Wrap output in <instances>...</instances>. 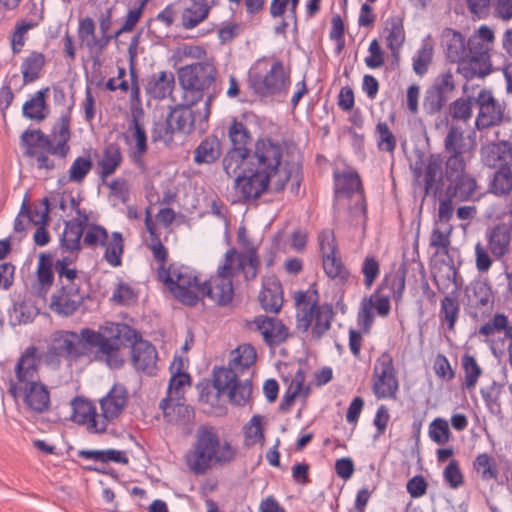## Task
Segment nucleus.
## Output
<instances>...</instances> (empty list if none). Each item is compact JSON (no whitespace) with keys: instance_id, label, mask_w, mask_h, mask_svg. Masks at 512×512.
Returning <instances> with one entry per match:
<instances>
[{"instance_id":"nucleus-1","label":"nucleus","mask_w":512,"mask_h":512,"mask_svg":"<svg viewBox=\"0 0 512 512\" xmlns=\"http://www.w3.org/2000/svg\"><path fill=\"white\" fill-rule=\"evenodd\" d=\"M133 335L126 324L106 322L98 330L83 328L80 334L74 331H57L53 334L51 344L46 353V361L50 364L60 363L61 358L76 361L89 358L110 369L123 367L119 352V337Z\"/></svg>"},{"instance_id":"nucleus-2","label":"nucleus","mask_w":512,"mask_h":512,"mask_svg":"<svg viewBox=\"0 0 512 512\" xmlns=\"http://www.w3.org/2000/svg\"><path fill=\"white\" fill-rule=\"evenodd\" d=\"M283 146L271 138H259L249 152L248 174L234 179V189L244 201L258 199L271 190L280 192L293 177L283 164Z\"/></svg>"},{"instance_id":"nucleus-3","label":"nucleus","mask_w":512,"mask_h":512,"mask_svg":"<svg viewBox=\"0 0 512 512\" xmlns=\"http://www.w3.org/2000/svg\"><path fill=\"white\" fill-rule=\"evenodd\" d=\"M41 358L37 347H27L15 365L16 381L10 380L8 388L14 400L21 397L24 408L33 415L46 414L52 407L50 390L40 381Z\"/></svg>"},{"instance_id":"nucleus-4","label":"nucleus","mask_w":512,"mask_h":512,"mask_svg":"<svg viewBox=\"0 0 512 512\" xmlns=\"http://www.w3.org/2000/svg\"><path fill=\"white\" fill-rule=\"evenodd\" d=\"M238 449L230 441L221 439L211 425H200L191 449L185 455L187 467L195 475H204L214 465L225 466L236 459Z\"/></svg>"},{"instance_id":"nucleus-5","label":"nucleus","mask_w":512,"mask_h":512,"mask_svg":"<svg viewBox=\"0 0 512 512\" xmlns=\"http://www.w3.org/2000/svg\"><path fill=\"white\" fill-rule=\"evenodd\" d=\"M256 357L255 348L250 344H243L234 351L228 367L214 370V387L219 394H227L235 405H245L251 396V366Z\"/></svg>"},{"instance_id":"nucleus-6","label":"nucleus","mask_w":512,"mask_h":512,"mask_svg":"<svg viewBox=\"0 0 512 512\" xmlns=\"http://www.w3.org/2000/svg\"><path fill=\"white\" fill-rule=\"evenodd\" d=\"M296 329L305 333L312 327V335L321 338L330 328L334 316L328 304L319 305V293L314 287L294 293Z\"/></svg>"},{"instance_id":"nucleus-7","label":"nucleus","mask_w":512,"mask_h":512,"mask_svg":"<svg viewBox=\"0 0 512 512\" xmlns=\"http://www.w3.org/2000/svg\"><path fill=\"white\" fill-rule=\"evenodd\" d=\"M178 80L185 91V99L190 97L192 104L210 100V105L220 93L221 88L216 84L218 71L209 62H195L178 70Z\"/></svg>"},{"instance_id":"nucleus-8","label":"nucleus","mask_w":512,"mask_h":512,"mask_svg":"<svg viewBox=\"0 0 512 512\" xmlns=\"http://www.w3.org/2000/svg\"><path fill=\"white\" fill-rule=\"evenodd\" d=\"M334 212L336 217H347L352 222L366 219V202L362 182L356 172L335 173Z\"/></svg>"},{"instance_id":"nucleus-9","label":"nucleus","mask_w":512,"mask_h":512,"mask_svg":"<svg viewBox=\"0 0 512 512\" xmlns=\"http://www.w3.org/2000/svg\"><path fill=\"white\" fill-rule=\"evenodd\" d=\"M250 88L261 97L273 96L285 92L290 84V75L280 60H258L248 74Z\"/></svg>"},{"instance_id":"nucleus-10","label":"nucleus","mask_w":512,"mask_h":512,"mask_svg":"<svg viewBox=\"0 0 512 512\" xmlns=\"http://www.w3.org/2000/svg\"><path fill=\"white\" fill-rule=\"evenodd\" d=\"M157 274L179 301L189 306L197 304L202 282L194 270L184 265H171L169 268L158 267Z\"/></svg>"},{"instance_id":"nucleus-11","label":"nucleus","mask_w":512,"mask_h":512,"mask_svg":"<svg viewBox=\"0 0 512 512\" xmlns=\"http://www.w3.org/2000/svg\"><path fill=\"white\" fill-rule=\"evenodd\" d=\"M235 249L225 253L224 263L217 269V274L203 281L198 288L199 297H208L219 306L228 305L234 296L232 278L235 276L233 257Z\"/></svg>"},{"instance_id":"nucleus-12","label":"nucleus","mask_w":512,"mask_h":512,"mask_svg":"<svg viewBox=\"0 0 512 512\" xmlns=\"http://www.w3.org/2000/svg\"><path fill=\"white\" fill-rule=\"evenodd\" d=\"M126 327L132 331L133 335H125L119 337V352L125 363V355L123 347L127 344L131 346V363L133 367L140 372L149 376L155 375L157 370L158 353L150 342L142 339L141 335L130 326Z\"/></svg>"},{"instance_id":"nucleus-13","label":"nucleus","mask_w":512,"mask_h":512,"mask_svg":"<svg viewBox=\"0 0 512 512\" xmlns=\"http://www.w3.org/2000/svg\"><path fill=\"white\" fill-rule=\"evenodd\" d=\"M318 242L325 274L337 284H346L351 274L341 259L334 232L330 229L321 231Z\"/></svg>"},{"instance_id":"nucleus-14","label":"nucleus","mask_w":512,"mask_h":512,"mask_svg":"<svg viewBox=\"0 0 512 512\" xmlns=\"http://www.w3.org/2000/svg\"><path fill=\"white\" fill-rule=\"evenodd\" d=\"M372 391L377 399L395 400L397 398L399 381L393 358L388 352L382 353L375 361Z\"/></svg>"},{"instance_id":"nucleus-15","label":"nucleus","mask_w":512,"mask_h":512,"mask_svg":"<svg viewBox=\"0 0 512 512\" xmlns=\"http://www.w3.org/2000/svg\"><path fill=\"white\" fill-rule=\"evenodd\" d=\"M475 102L479 107L475 121L479 131L499 126L505 121V104L499 102L490 90H481Z\"/></svg>"},{"instance_id":"nucleus-16","label":"nucleus","mask_w":512,"mask_h":512,"mask_svg":"<svg viewBox=\"0 0 512 512\" xmlns=\"http://www.w3.org/2000/svg\"><path fill=\"white\" fill-rule=\"evenodd\" d=\"M195 105L190 100L189 104L177 105L170 109L167 117L175 132L189 134L193 131L197 122L201 123L208 120L211 113L210 100L203 102L202 109H193Z\"/></svg>"},{"instance_id":"nucleus-17","label":"nucleus","mask_w":512,"mask_h":512,"mask_svg":"<svg viewBox=\"0 0 512 512\" xmlns=\"http://www.w3.org/2000/svg\"><path fill=\"white\" fill-rule=\"evenodd\" d=\"M443 158L440 154H431L424 163L416 162L411 166L416 180L422 178L424 197L436 196L443 186Z\"/></svg>"},{"instance_id":"nucleus-18","label":"nucleus","mask_w":512,"mask_h":512,"mask_svg":"<svg viewBox=\"0 0 512 512\" xmlns=\"http://www.w3.org/2000/svg\"><path fill=\"white\" fill-rule=\"evenodd\" d=\"M472 50L463 64L457 67V72L465 79L471 80L475 77H484L491 72L490 55L488 47L480 43L479 39H471Z\"/></svg>"},{"instance_id":"nucleus-19","label":"nucleus","mask_w":512,"mask_h":512,"mask_svg":"<svg viewBox=\"0 0 512 512\" xmlns=\"http://www.w3.org/2000/svg\"><path fill=\"white\" fill-rule=\"evenodd\" d=\"M84 295L80 292L79 284H64L51 298V310L60 316H71L82 305Z\"/></svg>"},{"instance_id":"nucleus-20","label":"nucleus","mask_w":512,"mask_h":512,"mask_svg":"<svg viewBox=\"0 0 512 512\" xmlns=\"http://www.w3.org/2000/svg\"><path fill=\"white\" fill-rule=\"evenodd\" d=\"M144 115L142 107H132L130 129L133 130V139L135 144L128 150L129 157L139 168H144V156L148 151L146 131L141 124V118Z\"/></svg>"},{"instance_id":"nucleus-21","label":"nucleus","mask_w":512,"mask_h":512,"mask_svg":"<svg viewBox=\"0 0 512 512\" xmlns=\"http://www.w3.org/2000/svg\"><path fill=\"white\" fill-rule=\"evenodd\" d=\"M471 39L465 41L464 36L452 29L445 28L441 34V44L444 48L445 55L447 59L452 63H457L458 66H461L467 56L471 54L472 45Z\"/></svg>"},{"instance_id":"nucleus-22","label":"nucleus","mask_w":512,"mask_h":512,"mask_svg":"<svg viewBox=\"0 0 512 512\" xmlns=\"http://www.w3.org/2000/svg\"><path fill=\"white\" fill-rule=\"evenodd\" d=\"M72 407V419L75 423L85 426L86 430L92 434L106 432L100 413L91 401L76 398L72 402Z\"/></svg>"},{"instance_id":"nucleus-23","label":"nucleus","mask_w":512,"mask_h":512,"mask_svg":"<svg viewBox=\"0 0 512 512\" xmlns=\"http://www.w3.org/2000/svg\"><path fill=\"white\" fill-rule=\"evenodd\" d=\"M128 401V392L121 384H115L110 391L100 399V416L105 430L108 424L118 418L123 412Z\"/></svg>"},{"instance_id":"nucleus-24","label":"nucleus","mask_w":512,"mask_h":512,"mask_svg":"<svg viewBox=\"0 0 512 512\" xmlns=\"http://www.w3.org/2000/svg\"><path fill=\"white\" fill-rule=\"evenodd\" d=\"M481 159L489 168H512V142L499 140L481 148Z\"/></svg>"},{"instance_id":"nucleus-25","label":"nucleus","mask_w":512,"mask_h":512,"mask_svg":"<svg viewBox=\"0 0 512 512\" xmlns=\"http://www.w3.org/2000/svg\"><path fill=\"white\" fill-rule=\"evenodd\" d=\"M253 324L261 333L264 342L270 347L282 344L289 336L288 328L279 319L260 315L255 317Z\"/></svg>"},{"instance_id":"nucleus-26","label":"nucleus","mask_w":512,"mask_h":512,"mask_svg":"<svg viewBox=\"0 0 512 512\" xmlns=\"http://www.w3.org/2000/svg\"><path fill=\"white\" fill-rule=\"evenodd\" d=\"M479 186L470 173L447 181L445 195L458 202L473 201L478 199Z\"/></svg>"},{"instance_id":"nucleus-27","label":"nucleus","mask_w":512,"mask_h":512,"mask_svg":"<svg viewBox=\"0 0 512 512\" xmlns=\"http://www.w3.org/2000/svg\"><path fill=\"white\" fill-rule=\"evenodd\" d=\"M217 4L218 0H188L181 13L182 27L190 30L199 26L207 20L212 8Z\"/></svg>"},{"instance_id":"nucleus-28","label":"nucleus","mask_w":512,"mask_h":512,"mask_svg":"<svg viewBox=\"0 0 512 512\" xmlns=\"http://www.w3.org/2000/svg\"><path fill=\"white\" fill-rule=\"evenodd\" d=\"M159 408L163 411L167 423L181 427L187 426L194 417L192 407L181 402V399L166 397L160 401Z\"/></svg>"},{"instance_id":"nucleus-29","label":"nucleus","mask_w":512,"mask_h":512,"mask_svg":"<svg viewBox=\"0 0 512 512\" xmlns=\"http://www.w3.org/2000/svg\"><path fill=\"white\" fill-rule=\"evenodd\" d=\"M87 214L82 219H72L65 222V228L61 237V247L70 253H78L81 250V239L84 236V227L88 222Z\"/></svg>"},{"instance_id":"nucleus-30","label":"nucleus","mask_w":512,"mask_h":512,"mask_svg":"<svg viewBox=\"0 0 512 512\" xmlns=\"http://www.w3.org/2000/svg\"><path fill=\"white\" fill-rule=\"evenodd\" d=\"M258 299L266 312L278 313L283 305V290L280 282L274 278L265 280Z\"/></svg>"},{"instance_id":"nucleus-31","label":"nucleus","mask_w":512,"mask_h":512,"mask_svg":"<svg viewBox=\"0 0 512 512\" xmlns=\"http://www.w3.org/2000/svg\"><path fill=\"white\" fill-rule=\"evenodd\" d=\"M511 229L512 228H510L509 225L506 226L505 224H498L487 231L486 239L488 247L496 259H501L509 252Z\"/></svg>"},{"instance_id":"nucleus-32","label":"nucleus","mask_w":512,"mask_h":512,"mask_svg":"<svg viewBox=\"0 0 512 512\" xmlns=\"http://www.w3.org/2000/svg\"><path fill=\"white\" fill-rule=\"evenodd\" d=\"M95 29L93 19L85 17L79 20L77 34L82 46L86 47L90 52L97 49L100 53L109 44V38L97 37Z\"/></svg>"},{"instance_id":"nucleus-33","label":"nucleus","mask_w":512,"mask_h":512,"mask_svg":"<svg viewBox=\"0 0 512 512\" xmlns=\"http://www.w3.org/2000/svg\"><path fill=\"white\" fill-rule=\"evenodd\" d=\"M49 92V87L43 88L32 95L22 107L23 116L27 119L41 122L45 120L50 109L46 103V94Z\"/></svg>"},{"instance_id":"nucleus-34","label":"nucleus","mask_w":512,"mask_h":512,"mask_svg":"<svg viewBox=\"0 0 512 512\" xmlns=\"http://www.w3.org/2000/svg\"><path fill=\"white\" fill-rule=\"evenodd\" d=\"M123 162L121 147L118 143H109L98 160L99 176L105 179L113 175Z\"/></svg>"},{"instance_id":"nucleus-35","label":"nucleus","mask_w":512,"mask_h":512,"mask_svg":"<svg viewBox=\"0 0 512 512\" xmlns=\"http://www.w3.org/2000/svg\"><path fill=\"white\" fill-rule=\"evenodd\" d=\"M222 153L221 141L215 135L203 139L194 151V162L198 165L216 162Z\"/></svg>"},{"instance_id":"nucleus-36","label":"nucleus","mask_w":512,"mask_h":512,"mask_svg":"<svg viewBox=\"0 0 512 512\" xmlns=\"http://www.w3.org/2000/svg\"><path fill=\"white\" fill-rule=\"evenodd\" d=\"M225 173L229 177L245 176L249 168V152L239 149H230L222 160Z\"/></svg>"},{"instance_id":"nucleus-37","label":"nucleus","mask_w":512,"mask_h":512,"mask_svg":"<svg viewBox=\"0 0 512 512\" xmlns=\"http://www.w3.org/2000/svg\"><path fill=\"white\" fill-rule=\"evenodd\" d=\"M469 308L488 310L492 307L493 294L491 287L484 282L471 284L466 290Z\"/></svg>"},{"instance_id":"nucleus-38","label":"nucleus","mask_w":512,"mask_h":512,"mask_svg":"<svg viewBox=\"0 0 512 512\" xmlns=\"http://www.w3.org/2000/svg\"><path fill=\"white\" fill-rule=\"evenodd\" d=\"M174 85V75L161 71L151 76L146 85V92L155 99H164L172 93Z\"/></svg>"},{"instance_id":"nucleus-39","label":"nucleus","mask_w":512,"mask_h":512,"mask_svg":"<svg viewBox=\"0 0 512 512\" xmlns=\"http://www.w3.org/2000/svg\"><path fill=\"white\" fill-rule=\"evenodd\" d=\"M259 264L260 261L256 250H250V253H237L235 250V256L233 257L235 275L241 271L245 279L251 281L258 274Z\"/></svg>"},{"instance_id":"nucleus-40","label":"nucleus","mask_w":512,"mask_h":512,"mask_svg":"<svg viewBox=\"0 0 512 512\" xmlns=\"http://www.w3.org/2000/svg\"><path fill=\"white\" fill-rule=\"evenodd\" d=\"M46 59L43 53L32 51L21 64L23 83L30 84L41 77Z\"/></svg>"},{"instance_id":"nucleus-41","label":"nucleus","mask_w":512,"mask_h":512,"mask_svg":"<svg viewBox=\"0 0 512 512\" xmlns=\"http://www.w3.org/2000/svg\"><path fill=\"white\" fill-rule=\"evenodd\" d=\"M102 248H105L103 258L110 266H121L124 253V238L120 232L115 231L108 235L107 241H105Z\"/></svg>"},{"instance_id":"nucleus-42","label":"nucleus","mask_w":512,"mask_h":512,"mask_svg":"<svg viewBox=\"0 0 512 512\" xmlns=\"http://www.w3.org/2000/svg\"><path fill=\"white\" fill-rule=\"evenodd\" d=\"M453 229V226H443L433 223L429 237V245L435 249V254L448 255Z\"/></svg>"},{"instance_id":"nucleus-43","label":"nucleus","mask_w":512,"mask_h":512,"mask_svg":"<svg viewBox=\"0 0 512 512\" xmlns=\"http://www.w3.org/2000/svg\"><path fill=\"white\" fill-rule=\"evenodd\" d=\"M228 137L232 143L231 149H239L243 152H250L247 146L252 141L249 129L243 122L234 119L228 128Z\"/></svg>"},{"instance_id":"nucleus-44","label":"nucleus","mask_w":512,"mask_h":512,"mask_svg":"<svg viewBox=\"0 0 512 512\" xmlns=\"http://www.w3.org/2000/svg\"><path fill=\"white\" fill-rule=\"evenodd\" d=\"M427 89L446 101H449L452 93L456 89L453 73L448 70L438 74Z\"/></svg>"},{"instance_id":"nucleus-45","label":"nucleus","mask_w":512,"mask_h":512,"mask_svg":"<svg viewBox=\"0 0 512 512\" xmlns=\"http://www.w3.org/2000/svg\"><path fill=\"white\" fill-rule=\"evenodd\" d=\"M509 330H512V325L509 324L508 317L503 313H496L488 322L479 327L478 334L491 337L499 333H504L505 337L508 339Z\"/></svg>"},{"instance_id":"nucleus-46","label":"nucleus","mask_w":512,"mask_h":512,"mask_svg":"<svg viewBox=\"0 0 512 512\" xmlns=\"http://www.w3.org/2000/svg\"><path fill=\"white\" fill-rule=\"evenodd\" d=\"M461 365L464 371V381L462 383V387L463 389L471 391L475 388L478 379L482 374V369L474 356L468 353L462 356Z\"/></svg>"},{"instance_id":"nucleus-47","label":"nucleus","mask_w":512,"mask_h":512,"mask_svg":"<svg viewBox=\"0 0 512 512\" xmlns=\"http://www.w3.org/2000/svg\"><path fill=\"white\" fill-rule=\"evenodd\" d=\"M490 182V191L496 196H506L512 191V168H496Z\"/></svg>"},{"instance_id":"nucleus-48","label":"nucleus","mask_w":512,"mask_h":512,"mask_svg":"<svg viewBox=\"0 0 512 512\" xmlns=\"http://www.w3.org/2000/svg\"><path fill=\"white\" fill-rule=\"evenodd\" d=\"M21 144L25 147V154L29 157L36 155L37 149H45L49 145V137L41 130H25L21 135Z\"/></svg>"},{"instance_id":"nucleus-49","label":"nucleus","mask_w":512,"mask_h":512,"mask_svg":"<svg viewBox=\"0 0 512 512\" xmlns=\"http://www.w3.org/2000/svg\"><path fill=\"white\" fill-rule=\"evenodd\" d=\"M79 455L88 460L99 461L102 463L115 462L120 464H127L128 457L123 451L108 449V450H83Z\"/></svg>"},{"instance_id":"nucleus-50","label":"nucleus","mask_w":512,"mask_h":512,"mask_svg":"<svg viewBox=\"0 0 512 512\" xmlns=\"http://www.w3.org/2000/svg\"><path fill=\"white\" fill-rule=\"evenodd\" d=\"M433 60V46L425 40L422 42L421 47L417 50L413 57V71L418 76H423L427 73L429 66Z\"/></svg>"},{"instance_id":"nucleus-51","label":"nucleus","mask_w":512,"mask_h":512,"mask_svg":"<svg viewBox=\"0 0 512 512\" xmlns=\"http://www.w3.org/2000/svg\"><path fill=\"white\" fill-rule=\"evenodd\" d=\"M375 133L377 136L378 150L393 154L396 149L397 140L388 124L386 122L379 121L376 125Z\"/></svg>"},{"instance_id":"nucleus-52","label":"nucleus","mask_w":512,"mask_h":512,"mask_svg":"<svg viewBox=\"0 0 512 512\" xmlns=\"http://www.w3.org/2000/svg\"><path fill=\"white\" fill-rule=\"evenodd\" d=\"M460 311L459 302L455 297L449 295L441 300L439 317L442 322L447 323L448 329L453 330Z\"/></svg>"},{"instance_id":"nucleus-53","label":"nucleus","mask_w":512,"mask_h":512,"mask_svg":"<svg viewBox=\"0 0 512 512\" xmlns=\"http://www.w3.org/2000/svg\"><path fill=\"white\" fill-rule=\"evenodd\" d=\"M37 23L31 20H19L16 22L13 33L11 35V49L13 54L21 52L26 42V35L29 30L35 28Z\"/></svg>"},{"instance_id":"nucleus-54","label":"nucleus","mask_w":512,"mask_h":512,"mask_svg":"<svg viewBox=\"0 0 512 512\" xmlns=\"http://www.w3.org/2000/svg\"><path fill=\"white\" fill-rule=\"evenodd\" d=\"M444 177L446 181L468 174L466 171L467 159L465 154H451L446 156Z\"/></svg>"},{"instance_id":"nucleus-55","label":"nucleus","mask_w":512,"mask_h":512,"mask_svg":"<svg viewBox=\"0 0 512 512\" xmlns=\"http://www.w3.org/2000/svg\"><path fill=\"white\" fill-rule=\"evenodd\" d=\"M473 468L483 480L496 479L498 476L495 459L487 453L479 454L476 457Z\"/></svg>"},{"instance_id":"nucleus-56","label":"nucleus","mask_w":512,"mask_h":512,"mask_svg":"<svg viewBox=\"0 0 512 512\" xmlns=\"http://www.w3.org/2000/svg\"><path fill=\"white\" fill-rule=\"evenodd\" d=\"M108 235V231L103 226L87 222L84 227L83 243L91 248L102 247Z\"/></svg>"},{"instance_id":"nucleus-57","label":"nucleus","mask_w":512,"mask_h":512,"mask_svg":"<svg viewBox=\"0 0 512 512\" xmlns=\"http://www.w3.org/2000/svg\"><path fill=\"white\" fill-rule=\"evenodd\" d=\"M444 152L447 155L465 154L463 131L457 127H450L444 139Z\"/></svg>"},{"instance_id":"nucleus-58","label":"nucleus","mask_w":512,"mask_h":512,"mask_svg":"<svg viewBox=\"0 0 512 512\" xmlns=\"http://www.w3.org/2000/svg\"><path fill=\"white\" fill-rule=\"evenodd\" d=\"M93 167L88 157H77L68 170V179L73 183H82Z\"/></svg>"},{"instance_id":"nucleus-59","label":"nucleus","mask_w":512,"mask_h":512,"mask_svg":"<svg viewBox=\"0 0 512 512\" xmlns=\"http://www.w3.org/2000/svg\"><path fill=\"white\" fill-rule=\"evenodd\" d=\"M449 114L455 120L467 122L472 117L470 98H458L449 105Z\"/></svg>"},{"instance_id":"nucleus-60","label":"nucleus","mask_w":512,"mask_h":512,"mask_svg":"<svg viewBox=\"0 0 512 512\" xmlns=\"http://www.w3.org/2000/svg\"><path fill=\"white\" fill-rule=\"evenodd\" d=\"M174 131L172 124L168 117L165 120H160L154 123L151 130V139L153 142H164L169 144L173 141Z\"/></svg>"},{"instance_id":"nucleus-61","label":"nucleus","mask_w":512,"mask_h":512,"mask_svg":"<svg viewBox=\"0 0 512 512\" xmlns=\"http://www.w3.org/2000/svg\"><path fill=\"white\" fill-rule=\"evenodd\" d=\"M450 430L445 419L436 418L429 426V436L438 445L446 444L450 439Z\"/></svg>"},{"instance_id":"nucleus-62","label":"nucleus","mask_w":512,"mask_h":512,"mask_svg":"<svg viewBox=\"0 0 512 512\" xmlns=\"http://www.w3.org/2000/svg\"><path fill=\"white\" fill-rule=\"evenodd\" d=\"M448 101L426 89L423 97L422 109L426 116L439 114Z\"/></svg>"},{"instance_id":"nucleus-63","label":"nucleus","mask_w":512,"mask_h":512,"mask_svg":"<svg viewBox=\"0 0 512 512\" xmlns=\"http://www.w3.org/2000/svg\"><path fill=\"white\" fill-rule=\"evenodd\" d=\"M304 377L300 371L295 375V378L292 380L288 390L284 394L281 403L279 405V409L282 412H287L291 406L293 405L296 396L302 389Z\"/></svg>"},{"instance_id":"nucleus-64","label":"nucleus","mask_w":512,"mask_h":512,"mask_svg":"<svg viewBox=\"0 0 512 512\" xmlns=\"http://www.w3.org/2000/svg\"><path fill=\"white\" fill-rule=\"evenodd\" d=\"M389 27H387L388 35L387 42L388 47L391 50H396L402 46L405 40L404 28L399 19H392L388 23Z\"/></svg>"}]
</instances>
